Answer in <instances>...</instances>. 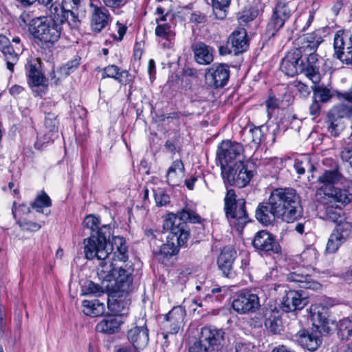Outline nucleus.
<instances>
[{
    "label": "nucleus",
    "mask_w": 352,
    "mask_h": 352,
    "mask_svg": "<svg viewBox=\"0 0 352 352\" xmlns=\"http://www.w3.org/2000/svg\"><path fill=\"white\" fill-rule=\"evenodd\" d=\"M199 340L210 351L219 349L225 342V332L222 329L214 326H206L201 329Z\"/></svg>",
    "instance_id": "nucleus-11"
},
{
    "label": "nucleus",
    "mask_w": 352,
    "mask_h": 352,
    "mask_svg": "<svg viewBox=\"0 0 352 352\" xmlns=\"http://www.w3.org/2000/svg\"><path fill=\"white\" fill-rule=\"evenodd\" d=\"M34 208H37L38 212L42 211V208L51 206V199L46 193L38 196L34 201L31 204Z\"/></svg>",
    "instance_id": "nucleus-47"
},
{
    "label": "nucleus",
    "mask_w": 352,
    "mask_h": 352,
    "mask_svg": "<svg viewBox=\"0 0 352 352\" xmlns=\"http://www.w3.org/2000/svg\"><path fill=\"white\" fill-rule=\"evenodd\" d=\"M221 170L224 183L238 188L246 186L254 176V171L249 170L244 162L241 161Z\"/></svg>",
    "instance_id": "nucleus-8"
},
{
    "label": "nucleus",
    "mask_w": 352,
    "mask_h": 352,
    "mask_svg": "<svg viewBox=\"0 0 352 352\" xmlns=\"http://www.w3.org/2000/svg\"><path fill=\"white\" fill-rule=\"evenodd\" d=\"M97 269V274L98 278L103 281L111 282L116 275L118 267L111 262L105 260H101Z\"/></svg>",
    "instance_id": "nucleus-34"
},
{
    "label": "nucleus",
    "mask_w": 352,
    "mask_h": 352,
    "mask_svg": "<svg viewBox=\"0 0 352 352\" xmlns=\"http://www.w3.org/2000/svg\"><path fill=\"white\" fill-rule=\"evenodd\" d=\"M344 177L340 173L338 166L333 168L325 170L321 175L318 178V182L323 185L320 187V190L324 193V188H329L334 187L333 185L338 184L342 181Z\"/></svg>",
    "instance_id": "nucleus-26"
},
{
    "label": "nucleus",
    "mask_w": 352,
    "mask_h": 352,
    "mask_svg": "<svg viewBox=\"0 0 352 352\" xmlns=\"http://www.w3.org/2000/svg\"><path fill=\"white\" fill-rule=\"evenodd\" d=\"M105 7L109 8L116 14H120V8L124 6L127 0H102Z\"/></svg>",
    "instance_id": "nucleus-54"
},
{
    "label": "nucleus",
    "mask_w": 352,
    "mask_h": 352,
    "mask_svg": "<svg viewBox=\"0 0 352 352\" xmlns=\"http://www.w3.org/2000/svg\"><path fill=\"white\" fill-rule=\"evenodd\" d=\"M338 333L342 339L348 340L352 336V320L346 318L340 321L338 324Z\"/></svg>",
    "instance_id": "nucleus-44"
},
{
    "label": "nucleus",
    "mask_w": 352,
    "mask_h": 352,
    "mask_svg": "<svg viewBox=\"0 0 352 352\" xmlns=\"http://www.w3.org/2000/svg\"><path fill=\"white\" fill-rule=\"evenodd\" d=\"M324 197L331 200L333 204L338 203L340 206H345L352 203V194L346 189L335 187L324 188Z\"/></svg>",
    "instance_id": "nucleus-24"
},
{
    "label": "nucleus",
    "mask_w": 352,
    "mask_h": 352,
    "mask_svg": "<svg viewBox=\"0 0 352 352\" xmlns=\"http://www.w3.org/2000/svg\"><path fill=\"white\" fill-rule=\"evenodd\" d=\"M263 129V126H261L250 130L252 135V141L256 144H259L262 141L264 136Z\"/></svg>",
    "instance_id": "nucleus-58"
},
{
    "label": "nucleus",
    "mask_w": 352,
    "mask_h": 352,
    "mask_svg": "<svg viewBox=\"0 0 352 352\" xmlns=\"http://www.w3.org/2000/svg\"><path fill=\"white\" fill-rule=\"evenodd\" d=\"M113 285H111L112 297H122L124 294H128L132 287L133 278L122 267H118L116 275L113 278Z\"/></svg>",
    "instance_id": "nucleus-15"
},
{
    "label": "nucleus",
    "mask_w": 352,
    "mask_h": 352,
    "mask_svg": "<svg viewBox=\"0 0 352 352\" xmlns=\"http://www.w3.org/2000/svg\"><path fill=\"white\" fill-rule=\"evenodd\" d=\"M326 311L327 310L323 307L322 308V311H314L311 314L313 320L314 322H318L320 325H323L326 323H328Z\"/></svg>",
    "instance_id": "nucleus-57"
},
{
    "label": "nucleus",
    "mask_w": 352,
    "mask_h": 352,
    "mask_svg": "<svg viewBox=\"0 0 352 352\" xmlns=\"http://www.w3.org/2000/svg\"><path fill=\"white\" fill-rule=\"evenodd\" d=\"M155 200L157 206H166L170 202V197L167 194L164 193L162 190H160L155 192Z\"/></svg>",
    "instance_id": "nucleus-60"
},
{
    "label": "nucleus",
    "mask_w": 352,
    "mask_h": 352,
    "mask_svg": "<svg viewBox=\"0 0 352 352\" xmlns=\"http://www.w3.org/2000/svg\"><path fill=\"white\" fill-rule=\"evenodd\" d=\"M236 252L231 248H224L217 259V264L223 274L228 277L232 269V264L236 258Z\"/></svg>",
    "instance_id": "nucleus-29"
},
{
    "label": "nucleus",
    "mask_w": 352,
    "mask_h": 352,
    "mask_svg": "<svg viewBox=\"0 0 352 352\" xmlns=\"http://www.w3.org/2000/svg\"><path fill=\"white\" fill-rule=\"evenodd\" d=\"M257 16V11L256 10H245L243 12L239 14V16L238 17L239 21L241 23H248L249 21H251L254 20Z\"/></svg>",
    "instance_id": "nucleus-59"
},
{
    "label": "nucleus",
    "mask_w": 352,
    "mask_h": 352,
    "mask_svg": "<svg viewBox=\"0 0 352 352\" xmlns=\"http://www.w3.org/2000/svg\"><path fill=\"white\" fill-rule=\"evenodd\" d=\"M335 229L333 231V234H338V237L345 241L350 236L352 229V224L348 221L340 220L337 223Z\"/></svg>",
    "instance_id": "nucleus-41"
},
{
    "label": "nucleus",
    "mask_w": 352,
    "mask_h": 352,
    "mask_svg": "<svg viewBox=\"0 0 352 352\" xmlns=\"http://www.w3.org/2000/svg\"><path fill=\"white\" fill-rule=\"evenodd\" d=\"M305 270L302 267H297L294 271L287 274V280L289 282H294L300 283V287L316 289L320 287V284L313 280L311 276L305 274Z\"/></svg>",
    "instance_id": "nucleus-22"
},
{
    "label": "nucleus",
    "mask_w": 352,
    "mask_h": 352,
    "mask_svg": "<svg viewBox=\"0 0 352 352\" xmlns=\"http://www.w3.org/2000/svg\"><path fill=\"white\" fill-rule=\"evenodd\" d=\"M84 226L91 230V234L92 233L97 235V232L101 228L102 226H100V221L98 217L89 214L85 217L83 221Z\"/></svg>",
    "instance_id": "nucleus-45"
},
{
    "label": "nucleus",
    "mask_w": 352,
    "mask_h": 352,
    "mask_svg": "<svg viewBox=\"0 0 352 352\" xmlns=\"http://www.w3.org/2000/svg\"><path fill=\"white\" fill-rule=\"evenodd\" d=\"M122 323L120 316H109L97 324L96 329L100 333L113 334L118 331Z\"/></svg>",
    "instance_id": "nucleus-30"
},
{
    "label": "nucleus",
    "mask_w": 352,
    "mask_h": 352,
    "mask_svg": "<svg viewBox=\"0 0 352 352\" xmlns=\"http://www.w3.org/2000/svg\"><path fill=\"white\" fill-rule=\"evenodd\" d=\"M229 42L235 55L246 51L249 47L246 30L244 28L235 30L230 36Z\"/></svg>",
    "instance_id": "nucleus-27"
},
{
    "label": "nucleus",
    "mask_w": 352,
    "mask_h": 352,
    "mask_svg": "<svg viewBox=\"0 0 352 352\" xmlns=\"http://www.w3.org/2000/svg\"><path fill=\"white\" fill-rule=\"evenodd\" d=\"M294 86L296 87L300 97L307 98L311 93L308 86L300 81L294 82Z\"/></svg>",
    "instance_id": "nucleus-61"
},
{
    "label": "nucleus",
    "mask_w": 352,
    "mask_h": 352,
    "mask_svg": "<svg viewBox=\"0 0 352 352\" xmlns=\"http://www.w3.org/2000/svg\"><path fill=\"white\" fill-rule=\"evenodd\" d=\"M320 210L323 212L324 219L334 223H338L339 221L343 219L341 206L333 204L331 200H328L326 197H324L322 201Z\"/></svg>",
    "instance_id": "nucleus-28"
},
{
    "label": "nucleus",
    "mask_w": 352,
    "mask_h": 352,
    "mask_svg": "<svg viewBox=\"0 0 352 352\" xmlns=\"http://www.w3.org/2000/svg\"><path fill=\"white\" fill-rule=\"evenodd\" d=\"M236 197L234 190L230 189L227 191L224 199V210L230 225L235 226L237 230H240L250 219L245 210V199L236 200Z\"/></svg>",
    "instance_id": "nucleus-7"
},
{
    "label": "nucleus",
    "mask_w": 352,
    "mask_h": 352,
    "mask_svg": "<svg viewBox=\"0 0 352 352\" xmlns=\"http://www.w3.org/2000/svg\"><path fill=\"white\" fill-rule=\"evenodd\" d=\"M322 30L303 34L297 39L299 47L289 51L282 60L285 66H314L323 64V59L316 53L323 42Z\"/></svg>",
    "instance_id": "nucleus-1"
},
{
    "label": "nucleus",
    "mask_w": 352,
    "mask_h": 352,
    "mask_svg": "<svg viewBox=\"0 0 352 352\" xmlns=\"http://www.w3.org/2000/svg\"><path fill=\"white\" fill-rule=\"evenodd\" d=\"M313 99L323 103L329 102L333 97V94L330 89L321 86H314L313 88Z\"/></svg>",
    "instance_id": "nucleus-42"
},
{
    "label": "nucleus",
    "mask_w": 352,
    "mask_h": 352,
    "mask_svg": "<svg viewBox=\"0 0 352 352\" xmlns=\"http://www.w3.org/2000/svg\"><path fill=\"white\" fill-rule=\"evenodd\" d=\"M30 14L23 12L20 19L28 25L30 33L34 38L38 39L47 47L53 45L60 37L62 28L47 16L32 19L29 22Z\"/></svg>",
    "instance_id": "nucleus-4"
},
{
    "label": "nucleus",
    "mask_w": 352,
    "mask_h": 352,
    "mask_svg": "<svg viewBox=\"0 0 352 352\" xmlns=\"http://www.w3.org/2000/svg\"><path fill=\"white\" fill-rule=\"evenodd\" d=\"M129 341L136 349L144 348L148 342V330L145 325L135 327L129 330L127 333Z\"/></svg>",
    "instance_id": "nucleus-23"
},
{
    "label": "nucleus",
    "mask_w": 352,
    "mask_h": 352,
    "mask_svg": "<svg viewBox=\"0 0 352 352\" xmlns=\"http://www.w3.org/2000/svg\"><path fill=\"white\" fill-rule=\"evenodd\" d=\"M69 9L58 3H52L50 8V19L60 25L66 23L68 19Z\"/></svg>",
    "instance_id": "nucleus-36"
},
{
    "label": "nucleus",
    "mask_w": 352,
    "mask_h": 352,
    "mask_svg": "<svg viewBox=\"0 0 352 352\" xmlns=\"http://www.w3.org/2000/svg\"><path fill=\"white\" fill-rule=\"evenodd\" d=\"M155 33L157 36L165 39H168L169 37L173 35L172 27L168 23H157Z\"/></svg>",
    "instance_id": "nucleus-46"
},
{
    "label": "nucleus",
    "mask_w": 352,
    "mask_h": 352,
    "mask_svg": "<svg viewBox=\"0 0 352 352\" xmlns=\"http://www.w3.org/2000/svg\"><path fill=\"white\" fill-rule=\"evenodd\" d=\"M201 221V217L195 211L185 207L177 214H168L164 217L162 227L164 231L169 232L168 239L176 241L179 245H185L190 236L186 222L197 223Z\"/></svg>",
    "instance_id": "nucleus-3"
},
{
    "label": "nucleus",
    "mask_w": 352,
    "mask_h": 352,
    "mask_svg": "<svg viewBox=\"0 0 352 352\" xmlns=\"http://www.w3.org/2000/svg\"><path fill=\"white\" fill-rule=\"evenodd\" d=\"M93 8L91 17V28L95 33L101 32L111 22V16L104 6L91 3Z\"/></svg>",
    "instance_id": "nucleus-16"
},
{
    "label": "nucleus",
    "mask_w": 352,
    "mask_h": 352,
    "mask_svg": "<svg viewBox=\"0 0 352 352\" xmlns=\"http://www.w3.org/2000/svg\"><path fill=\"white\" fill-rule=\"evenodd\" d=\"M108 300V308L116 316L124 314L126 302L118 299L119 297H112Z\"/></svg>",
    "instance_id": "nucleus-43"
},
{
    "label": "nucleus",
    "mask_w": 352,
    "mask_h": 352,
    "mask_svg": "<svg viewBox=\"0 0 352 352\" xmlns=\"http://www.w3.org/2000/svg\"><path fill=\"white\" fill-rule=\"evenodd\" d=\"M297 341L305 349L311 351H316L322 343V340L318 333H309L306 330H301L296 334Z\"/></svg>",
    "instance_id": "nucleus-25"
},
{
    "label": "nucleus",
    "mask_w": 352,
    "mask_h": 352,
    "mask_svg": "<svg viewBox=\"0 0 352 352\" xmlns=\"http://www.w3.org/2000/svg\"><path fill=\"white\" fill-rule=\"evenodd\" d=\"M84 294H93L95 296H100L104 293L103 287L92 281L87 282L83 287L82 289Z\"/></svg>",
    "instance_id": "nucleus-51"
},
{
    "label": "nucleus",
    "mask_w": 352,
    "mask_h": 352,
    "mask_svg": "<svg viewBox=\"0 0 352 352\" xmlns=\"http://www.w3.org/2000/svg\"><path fill=\"white\" fill-rule=\"evenodd\" d=\"M235 352H254V346L248 343L236 342Z\"/></svg>",
    "instance_id": "nucleus-63"
},
{
    "label": "nucleus",
    "mask_w": 352,
    "mask_h": 352,
    "mask_svg": "<svg viewBox=\"0 0 352 352\" xmlns=\"http://www.w3.org/2000/svg\"><path fill=\"white\" fill-rule=\"evenodd\" d=\"M105 77L114 78L122 83H127L132 79V76L123 67H104L102 78Z\"/></svg>",
    "instance_id": "nucleus-33"
},
{
    "label": "nucleus",
    "mask_w": 352,
    "mask_h": 352,
    "mask_svg": "<svg viewBox=\"0 0 352 352\" xmlns=\"http://www.w3.org/2000/svg\"><path fill=\"white\" fill-rule=\"evenodd\" d=\"M271 201L279 214L280 219L287 223L299 219L303 213L300 199L296 190L290 188L274 189L270 195Z\"/></svg>",
    "instance_id": "nucleus-2"
},
{
    "label": "nucleus",
    "mask_w": 352,
    "mask_h": 352,
    "mask_svg": "<svg viewBox=\"0 0 352 352\" xmlns=\"http://www.w3.org/2000/svg\"><path fill=\"white\" fill-rule=\"evenodd\" d=\"M265 105L267 107V112L269 118H271L274 110L278 106L277 100L274 97H270L266 102Z\"/></svg>",
    "instance_id": "nucleus-62"
},
{
    "label": "nucleus",
    "mask_w": 352,
    "mask_h": 352,
    "mask_svg": "<svg viewBox=\"0 0 352 352\" xmlns=\"http://www.w3.org/2000/svg\"><path fill=\"white\" fill-rule=\"evenodd\" d=\"M206 83L211 87H224L229 79V71L225 67L209 68L205 74Z\"/></svg>",
    "instance_id": "nucleus-21"
},
{
    "label": "nucleus",
    "mask_w": 352,
    "mask_h": 352,
    "mask_svg": "<svg viewBox=\"0 0 352 352\" xmlns=\"http://www.w3.org/2000/svg\"><path fill=\"white\" fill-rule=\"evenodd\" d=\"M47 79L40 67H30L28 73V84L31 87L45 86Z\"/></svg>",
    "instance_id": "nucleus-38"
},
{
    "label": "nucleus",
    "mask_w": 352,
    "mask_h": 352,
    "mask_svg": "<svg viewBox=\"0 0 352 352\" xmlns=\"http://www.w3.org/2000/svg\"><path fill=\"white\" fill-rule=\"evenodd\" d=\"M255 217L261 223L265 226L272 224L276 219H280L278 212L269 199L258 204Z\"/></svg>",
    "instance_id": "nucleus-18"
},
{
    "label": "nucleus",
    "mask_w": 352,
    "mask_h": 352,
    "mask_svg": "<svg viewBox=\"0 0 352 352\" xmlns=\"http://www.w3.org/2000/svg\"><path fill=\"white\" fill-rule=\"evenodd\" d=\"M213 13L217 19H223L227 14L231 0H210Z\"/></svg>",
    "instance_id": "nucleus-39"
},
{
    "label": "nucleus",
    "mask_w": 352,
    "mask_h": 352,
    "mask_svg": "<svg viewBox=\"0 0 352 352\" xmlns=\"http://www.w3.org/2000/svg\"><path fill=\"white\" fill-rule=\"evenodd\" d=\"M294 167L296 173L301 175L305 173V169L309 168L311 170H314V166L309 163V160L306 158L305 160H296Z\"/></svg>",
    "instance_id": "nucleus-55"
},
{
    "label": "nucleus",
    "mask_w": 352,
    "mask_h": 352,
    "mask_svg": "<svg viewBox=\"0 0 352 352\" xmlns=\"http://www.w3.org/2000/svg\"><path fill=\"white\" fill-rule=\"evenodd\" d=\"M2 53L6 59L7 66H14L16 64L18 53L15 52L11 44L5 48Z\"/></svg>",
    "instance_id": "nucleus-50"
},
{
    "label": "nucleus",
    "mask_w": 352,
    "mask_h": 352,
    "mask_svg": "<svg viewBox=\"0 0 352 352\" xmlns=\"http://www.w3.org/2000/svg\"><path fill=\"white\" fill-rule=\"evenodd\" d=\"M210 351L208 348L206 347L201 341L199 340L195 342L192 346L189 348L188 352H209Z\"/></svg>",
    "instance_id": "nucleus-64"
},
{
    "label": "nucleus",
    "mask_w": 352,
    "mask_h": 352,
    "mask_svg": "<svg viewBox=\"0 0 352 352\" xmlns=\"http://www.w3.org/2000/svg\"><path fill=\"white\" fill-rule=\"evenodd\" d=\"M34 208H37L38 212L42 211V208L51 206V199L46 193L38 196L34 201L31 204Z\"/></svg>",
    "instance_id": "nucleus-48"
},
{
    "label": "nucleus",
    "mask_w": 352,
    "mask_h": 352,
    "mask_svg": "<svg viewBox=\"0 0 352 352\" xmlns=\"http://www.w3.org/2000/svg\"><path fill=\"white\" fill-rule=\"evenodd\" d=\"M338 97L349 102L338 104L333 107L327 113L326 123L328 132L334 137H338L344 129V119L352 116V91L339 94Z\"/></svg>",
    "instance_id": "nucleus-6"
},
{
    "label": "nucleus",
    "mask_w": 352,
    "mask_h": 352,
    "mask_svg": "<svg viewBox=\"0 0 352 352\" xmlns=\"http://www.w3.org/2000/svg\"><path fill=\"white\" fill-rule=\"evenodd\" d=\"M300 72H305V75L312 81L315 85L319 83L321 79L320 74L318 71V67H300Z\"/></svg>",
    "instance_id": "nucleus-53"
},
{
    "label": "nucleus",
    "mask_w": 352,
    "mask_h": 352,
    "mask_svg": "<svg viewBox=\"0 0 352 352\" xmlns=\"http://www.w3.org/2000/svg\"><path fill=\"white\" fill-rule=\"evenodd\" d=\"M244 148L241 144L223 140L218 146L217 160L219 161L221 169L233 165L234 162H243Z\"/></svg>",
    "instance_id": "nucleus-9"
},
{
    "label": "nucleus",
    "mask_w": 352,
    "mask_h": 352,
    "mask_svg": "<svg viewBox=\"0 0 352 352\" xmlns=\"http://www.w3.org/2000/svg\"><path fill=\"white\" fill-rule=\"evenodd\" d=\"M111 228L109 225H102L97 232V235L92 233L84 240V252L87 259L105 260L113 252V245L111 244Z\"/></svg>",
    "instance_id": "nucleus-5"
},
{
    "label": "nucleus",
    "mask_w": 352,
    "mask_h": 352,
    "mask_svg": "<svg viewBox=\"0 0 352 352\" xmlns=\"http://www.w3.org/2000/svg\"><path fill=\"white\" fill-rule=\"evenodd\" d=\"M83 313L91 317H98L104 313L105 307L104 303L100 302L98 300H84L82 301Z\"/></svg>",
    "instance_id": "nucleus-35"
},
{
    "label": "nucleus",
    "mask_w": 352,
    "mask_h": 352,
    "mask_svg": "<svg viewBox=\"0 0 352 352\" xmlns=\"http://www.w3.org/2000/svg\"><path fill=\"white\" fill-rule=\"evenodd\" d=\"M111 244L113 245V250L114 248H116V252L114 254L118 258L120 261H126L128 259V250L125 239L123 237L114 236Z\"/></svg>",
    "instance_id": "nucleus-37"
},
{
    "label": "nucleus",
    "mask_w": 352,
    "mask_h": 352,
    "mask_svg": "<svg viewBox=\"0 0 352 352\" xmlns=\"http://www.w3.org/2000/svg\"><path fill=\"white\" fill-rule=\"evenodd\" d=\"M252 244L259 252L279 254L281 248L276 240L275 236L267 230H261L256 233Z\"/></svg>",
    "instance_id": "nucleus-10"
},
{
    "label": "nucleus",
    "mask_w": 352,
    "mask_h": 352,
    "mask_svg": "<svg viewBox=\"0 0 352 352\" xmlns=\"http://www.w3.org/2000/svg\"><path fill=\"white\" fill-rule=\"evenodd\" d=\"M194 53L196 61L200 65H208L213 60L212 49L203 43H197Z\"/></svg>",
    "instance_id": "nucleus-32"
},
{
    "label": "nucleus",
    "mask_w": 352,
    "mask_h": 352,
    "mask_svg": "<svg viewBox=\"0 0 352 352\" xmlns=\"http://www.w3.org/2000/svg\"><path fill=\"white\" fill-rule=\"evenodd\" d=\"M69 26L72 29H78L80 25V20L79 19L78 14H76L73 10H69L68 19L66 21Z\"/></svg>",
    "instance_id": "nucleus-56"
},
{
    "label": "nucleus",
    "mask_w": 352,
    "mask_h": 352,
    "mask_svg": "<svg viewBox=\"0 0 352 352\" xmlns=\"http://www.w3.org/2000/svg\"><path fill=\"white\" fill-rule=\"evenodd\" d=\"M291 16V10L287 3L279 1L276 3L270 21L267 23V30L272 36L282 28L285 21Z\"/></svg>",
    "instance_id": "nucleus-13"
},
{
    "label": "nucleus",
    "mask_w": 352,
    "mask_h": 352,
    "mask_svg": "<svg viewBox=\"0 0 352 352\" xmlns=\"http://www.w3.org/2000/svg\"><path fill=\"white\" fill-rule=\"evenodd\" d=\"M177 170H179L181 173L184 170V166L182 162L179 160L173 162L166 174L167 182L173 186L178 184L177 181Z\"/></svg>",
    "instance_id": "nucleus-40"
},
{
    "label": "nucleus",
    "mask_w": 352,
    "mask_h": 352,
    "mask_svg": "<svg viewBox=\"0 0 352 352\" xmlns=\"http://www.w3.org/2000/svg\"><path fill=\"white\" fill-rule=\"evenodd\" d=\"M232 307L240 314L254 313L260 307L259 298L250 292L240 293L233 300Z\"/></svg>",
    "instance_id": "nucleus-12"
},
{
    "label": "nucleus",
    "mask_w": 352,
    "mask_h": 352,
    "mask_svg": "<svg viewBox=\"0 0 352 352\" xmlns=\"http://www.w3.org/2000/svg\"><path fill=\"white\" fill-rule=\"evenodd\" d=\"M344 242L343 240L338 237L337 234L335 235L331 233L327 244V252L331 254L335 253Z\"/></svg>",
    "instance_id": "nucleus-49"
},
{
    "label": "nucleus",
    "mask_w": 352,
    "mask_h": 352,
    "mask_svg": "<svg viewBox=\"0 0 352 352\" xmlns=\"http://www.w3.org/2000/svg\"><path fill=\"white\" fill-rule=\"evenodd\" d=\"M308 302L302 291L289 290L283 297L280 308L285 312H291L303 309Z\"/></svg>",
    "instance_id": "nucleus-14"
},
{
    "label": "nucleus",
    "mask_w": 352,
    "mask_h": 352,
    "mask_svg": "<svg viewBox=\"0 0 352 352\" xmlns=\"http://www.w3.org/2000/svg\"><path fill=\"white\" fill-rule=\"evenodd\" d=\"M22 230L35 232L41 228V224L27 219H19L16 221Z\"/></svg>",
    "instance_id": "nucleus-52"
},
{
    "label": "nucleus",
    "mask_w": 352,
    "mask_h": 352,
    "mask_svg": "<svg viewBox=\"0 0 352 352\" xmlns=\"http://www.w3.org/2000/svg\"><path fill=\"white\" fill-rule=\"evenodd\" d=\"M349 37V33L338 31L334 36V56L342 63L352 65V46L347 47L344 50V40Z\"/></svg>",
    "instance_id": "nucleus-17"
},
{
    "label": "nucleus",
    "mask_w": 352,
    "mask_h": 352,
    "mask_svg": "<svg viewBox=\"0 0 352 352\" xmlns=\"http://www.w3.org/2000/svg\"><path fill=\"white\" fill-rule=\"evenodd\" d=\"M58 124L59 122L55 113L52 112L46 113L44 120L45 129L44 135L46 142L54 141V139L58 136Z\"/></svg>",
    "instance_id": "nucleus-31"
},
{
    "label": "nucleus",
    "mask_w": 352,
    "mask_h": 352,
    "mask_svg": "<svg viewBox=\"0 0 352 352\" xmlns=\"http://www.w3.org/2000/svg\"><path fill=\"white\" fill-rule=\"evenodd\" d=\"M176 241L167 237L166 243L160 245V248H153V254L155 258L162 263H166L172 256L178 254L181 247Z\"/></svg>",
    "instance_id": "nucleus-19"
},
{
    "label": "nucleus",
    "mask_w": 352,
    "mask_h": 352,
    "mask_svg": "<svg viewBox=\"0 0 352 352\" xmlns=\"http://www.w3.org/2000/svg\"><path fill=\"white\" fill-rule=\"evenodd\" d=\"M265 328L273 334H278L282 331V320L279 310L270 306L263 311Z\"/></svg>",
    "instance_id": "nucleus-20"
}]
</instances>
